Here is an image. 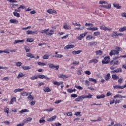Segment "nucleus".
Masks as SVG:
<instances>
[{
    "instance_id": "45",
    "label": "nucleus",
    "mask_w": 126,
    "mask_h": 126,
    "mask_svg": "<svg viewBox=\"0 0 126 126\" xmlns=\"http://www.w3.org/2000/svg\"><path fill=\"white\" fill-rule=\"evenodd\" d=\"M22 68L23 69H24V70H27V69H30V68H31V67L29 66H22Z\"/></svg>"
},
{
    "instance_id": "57",
    "label": "nucleus",
    "mask_w": 126,
    "mask_h": 126,
    "mask_svg": "<svg viewBox=\"0 0 126 126\" xmlns=\"http://www.w3.org/2000/svg\"><path fill=\"white\" fill-rule=\"evenodd\" d=\"M37 63L38 65H42V66L47 65V64L42 62H38Z\"/></svg>"
},
{
    "instance_id": "39",
    "label": "nucleus",
    "mask_w": 126,
    "mask_h": 126,
    "mask_svg": "<svg viewBox=\"0 0 126 126\" xmlns=\"http://www.w3.org/2000/svg\"><path fill=\"white\" fill-rule=\"evenodd\" d=\"M43 91H44V92L48 93V92H51V90L50 89V88H49V87H47L43 89Z\"/></svg>"
},
{
    "instance_id": "19",
    "label": "nucleus",
    "mask_w": 126,
    "mask_h": 126,
    "mask_svg": "<svg viewBox=\"0 0 126 126\" xmlns=\"http://www.w3.org/2000/svg\"><path fill=\"white\" fill-rule=\"evenodd\" d=\"M26 33L27 34V35H34V34H36V31L35 32H33V31H27L26 32Z\"/></svg>"
},
{
    "instance_id": "16",
    "label": "nucleus",
    "mask_w": 126,
    "mask_h": 126,
    "mask_svg": "<svg viewBox=\"0 0 126 126\" xmlns=\"http://www.w3.org/2000/svg\"><path fill=\"white\" fill-rule=\"evenodd\" d=\"M53 84H54V85H57V86H60L61 84H63V82H57V81H55L53 82Z\"/></svg>"
},
{
    "instance_id": "20",
    "label": "nucleus",
    "mask_w": 126,
    "mask_h": 126,
    "mask_svg": "<svg viewBox=\"0 0 126 126\" xmlns=\"http://www.w3.org/2000/svg\"><path fill=\"white\" fill-rule=\"evenodd\" d=\"M54 34V30H51L50 32H46V35L47 36H52Z\"/></svg>"
},
{
    "instance_id": "6",
    "label": "nucleus",
    "mask_w": 126,
    "mask_h": 126,
    "mask_svg": "<svg viewBox=\"0 0 126 126\" xmlns=\"http://www.w3.org/2000/svg\"><path fill=\"white\" fill-rule=\"evenodd\" d=\"M113 87L114 89H124V88H126V83L124 86H121L115 85V86H114Z\"/></svg>"
},
{
    "instance_id": "42",
    "label": "nucleus",
    "mask_w": 126,
    "mask_h": 126,
    "mask_svg": "<svg viewBox=\"0 0 126 126\" xmlns=\"http://www.w3.org/2000/svg\"><path fill=\"white\" fill-rule=\"evenodd\" d=\"M4 113H6L7 115H8L9 114V108L7 107H5L4 109Z\"/></svg>"
},
{
    "instance_id": "35",
    "label": "nucleus",
    "mask_w": 126,
    "mask_h": 126,
    "mask_svg": "<svg viewBox=\"0 0 126 126\" xmlns=\"http://www.w3.org/2000/svg\"><path fill=\"white\" fill-rule=\"evenodd\" d=\"M13 14L14 16H15L16 17H18V18L20 17V14H19V13H17L16 12H13Z\"/></svg>"
},
{
    "instance_id": "49",
    "label": "nucleus",
    "mask_w": 126,
    "mask_h": 126,
    "mask_svg": "<svg viewBox=\"0 0 126 126\" xmlns=\"http://www.w3.org/2000/svg\"><path fill=\"white\" fill-rule=\"evenodd\" d=\"M27 42H29L30 43H32V42H34V39L32 38H28L27 39Z\"/></svg>"
},
{
    "instance_id": "33",
    "label": "nucleus",
    "mask_w": 126,
    "mask_h": 126,
    "mask_svg": "<svg viewBox=\"0 0 126 126\" xmlns=\"http://www.w3.org/2000/svg\"><path fill=\"white\" fill-rule=\"evenodd\" d=\"M25 74H23V73L22 72H21L18 75L17 78H18V79H19V78H21V77H23V76H25Z\"/></svg>"
},
{
    "instance_id": "54",
    "label": "nucleus",
    "mask_w": 126,
    "mask_h": 126,
    "mask_svg": "<svg viewBox=\"0 0 126 126\" xmlns=\"http://www.w3.org/2000/svg\"><path fill=\"white\" fill-rule=\"evenodd\" d=\"M44 111H46V112H53V111H54V108H50L49 109H46Z\"/></svg>"
},
{
    "instance_id": "61",
    "label": "nucleus",
    "mask_w": 126,
    "mask_h": 126,
    "mask_svg": "<svg viewBox=\"0 0 126 126\" xmlns=\"http://www.w3.org/2000/svg\"><path fill=\"white\" fill-rule=\"evenodd\" d=\"M38 78H40V79H44L45 78V75H39L38 76Z\"/></svg>"
},
{
    "instance_id": "4",
    "label": "nucleus",
    "mask_w": 126,
    "mask_h": 126,
    "mask_svg": "<svg viewBox=\"0 0 126 126\" xmlns=\"http://www.w3.org/2000/svg\"><path fill=\"white\" fill-rule=\"evenodd\" d=\"M99 28L100 30H104V31H107V30H108V31H111L112 30V28H108L106 26L104 25H101L100 27Z\"/></svg>"
},
{
    "instance_id": "60",
    "label": "nucleus",
    "mask_w": 126,
    "mask_h": 126,
    "mask_svg": "<svg viewBox=\"0 0 126 126\" xmlns=\"http://www.w3.org/2000/svg\"><path fill=\"white\" fill-rule=\"evenodd\" d=\"M1 53H5V54H9V52L6 50H0V54H1Z\"/></svg>"
},
{
    "instance_id": "18",
    "label": "nucleus",
    "mask_w": 126,
    "mask_h": 126,
    "mask_svg": "<svg viewBox=\"0 0 126 126\" xmlns=\"http://www.w3.org/2000/svg\"><path fill=\"white\" fill-rule=\"evenodd\" d=\"M59 78H63V79L68 78V76L65 75H63V74H61L59 75Z\"/></svg>"
},
{
    "instance_id": "5",
    "label": "nucleus",
    "mask_w": 126,
    "mask_h": 126,
    "mask_svg": "<svg viewBox=\"0 0 126 126\" xmlns=\"http://www.w3.org/2000/svg\"><path fill=\"white\" fill-rule=\"evenodd\" d=\"M49 67L50 68H56V70H59V68H60V65H55L53 63H49Z\"/></svg>"
},
{
    "instance_id": "8",
    "label": "nucleus",
    "mask_w": 126,
    "mask_h": 126,
    "mask_svg": "<svg viewBox=\"0 0 126 126\" xmlns=\"http://www.w3.org/2000/svg\"><path fill=\"white\" fill-rule=\"evenodd\" d=\"M83 99H84V95H82L76 98L75 101V102H80V101H82Z\"/></svg>"
},
{
    "instance_id": "58",
    "label": "nucleus",
    "mask_w": 126,
    "mask_h": 126,
    "mask_svg": "<svg viewBox=\"0 0 126 126\" xmlns=\"http://www.w3.org/2000/svg\"><path fill=\"white\" fill-rule=\"evenodd\" d=\"M22 65V63L20 62H18L16 63V65L17 66H21Z\"/></svg>"
},
{
    "instance_id": "29",
    "label": "nucleus",
    "mask_w": 126,
    "mask_h": 126,
    "mask_svg": "<svg viewBox=\"0 0 126 126\" xmlns=\"http://www.w3.org/2000/svg\"><path fill=\"white\" fill-rule=\"evenodd\" d=\"M24 90V88L22 89H16L14 91V93H17V92H21V91H23Z\"/></svg>"
},
{
    "instance_id": "56",
    "label": "nucleus",
    "mask_w": 126,
    "mask_h": 126,
    "mask_svg": "<svg viewBox=\"0 0 126 126\" xmlns=\"http://www.w3.org/2000/svg\"><path fill=\"white\" fill-rule=\"evenodd\" d=\"M99 4H103V3L104 4H107V2L104 0H100L99 1Z\"/></svg>"
},
{
    "instance_id": "44",
    "label": "nucleus",
    "mask_w": 126,
    "mask_h": 126,
    "mask_svg": "<svg viewBox=\"0 0 126 126\" xmlns=\"http://www.w3.org/2000/svg\"><path fill=\"white\" fill-rule=\"evenodd\" d=\"M29 110L28 109H23L19 111V113L22 114V113H29Z\"/></svg>"
},
{
    "instance_id": "14",
    "label": "nucleus",
    "mask_w": 126,
    "mask_h": 126,
    "mask_svg": "<svg viewBox=\"0 0 126 126\" xmlns=\"http://www.w3.org/2000/svg\"><path fill=\"white\" fill-rule=\"evenodd\" d=\"M104 78L106 81H109L110 79H111V74L107 73V75L104 76Z\"/></svg>"
},
{
    "instance_id": "11",
    "label": "nucleus",
    "mask_w": 126,
    "mask_h": 126,
    "mask_svg": "<svg viewBox=\"0 0 126 126\" xmlns=\"http://www.w3.org/2000/svg\"><path fill=\"white\" fill-rule=\"evenodd\" d=\"M31 94H32V92L30 93H27L25 91H24L23 93H21L20 94L21 96H28V95H31Z\"/></svg>"
},
{
    "instance_id": "46",
    "label": "nucleus",
    "mask_w": 126,
    "mask_h": 126,
    "mask_svg": "<svg viewBox=\"0 0 126 126\" xmlns=\"http://www.w3.org/2000/svg\"><path fill=\"white\" fill-rule=\"evenodd\" d=\"M49 57H50V55L48 54H45L43 56L42 58L43 59V60H48L49 59Z\"/></svg>"
},
{
    "instance_id": "40",
    "label": "nucleus",
    "mask_w": 126,
    "mask_h": 126,
    "mask_svg": "<svg viewBox=\"0 0 126 126\" xmlns=\"http://www.w3.org/2000/svg\"><path fill=\"white\" fill-rule=\"evenodd\" d=\"M82 72V68H79L78 70H77V74L78 75H81Z\"/></svg>"
},
{
    "instance_id": "47",
    "label": "nucleus",
    "mask_w": 126,
    "mask_h": 126,
    "mask_svg": "<svg viewBox=\"0 0 126 126\" xmlns=\"http://www.w3.org/2000/svg\"><path fill=\"white\" fill-rule=\"evenodd\" d=\"M38 76L36 75L31 77V80H35V79H38Z\"/></svg>"
},
{
    "instance_id": "10",
    "label": "nucleus",
    "mask_w": 126,
    "mask_h": 126,
    "mask_svg": "<svg viewBox=\"0 0 126 126\" xmlns=\"http://www.w3.org/2000/svg\"><path fill=\"white\" fill-rule=\"evenodd\" d=\"M113 6L117 9H121V8H122V6H120V4L117 3V2H114L113 3Z\"/></svg>"
},
{
    "instance_id": "32",
    "label": "nucleus",
    "mask_w": 126,
    "mask_h": 126,
    "mask_svg": "<svg viewBox=\"0 0 126 126\" xmlns=\"http://www.w3.org/2000/svg\"><path fill=\"white\" fill-rule=\"evenodd\" d=\"M95 54L96 55H99V56H102L103 55V51L101 50H98L95 52Z\"/></svg>"
},
{
    "instance_id": "24",
    "label": "nucleus",
    "mask_w": 126,
    "mask_h": 126,
    "mask_svg": "<svg viewBox=\"0 0 126 126\" xmlns=\"http://www.w3.org/2000/svg\"><path fill=\"white\" fill-rule=\"evenodd\" d=\"M126 96H123L120 95V94H116L114 96V98L117 99V98H126Z\"/></svg>"
},
{
    "instance_id": "23",
    "label": "nucleus",
    "mask_w": 126,
    "mask_h": 126,
    "mask_svg": "<svg viewBox=\"0 0 126 126\" xmlns=\"http://www.w3.org/2000/svg\"><path fill=\"white\" fill-rule=\"evenodd\" d=\"M122 68H118L117 69L114 70V71H111V73H115V72L118 73V72H122Z\"/></svg>"
},
{
    "instance_id": "12",
    "label": "nucleus",
    "mask_w": 126,
    "mask_h": 126,
    "mask_svg": "<svg viewBox=\"0 0 126 126\" xmlns=\"http://www.w3.org/2000/svg\"><path fill=\"white\" fill-rule=\"evenodd\" d=\"M63 29H65V30H69V29H70V27L67 25V23H65L63 24Z\"/></svg>"
},
{
    "instance_id": "27",
    "label": "nucleus",
    "mask_w": 126,
    "mask_h": 126,
    "mask_svg": "<svg viewBox=\"0 0 126 126\" xmlns=\"http://www.w3.org/2000/svg\"><path fill=\"white\" fill-rule=\"evenodd\" d=\"M23 42H25V39L15 40L13 42V44H17V43H23Z\"/></svg>"
},
{
    "instance_id": "64",
    "label": "nucleus",
    "mask_w": 126,
    "mask_h": 126,
    "mask_svg": "<svg viewBox=\"0 0 126 126\" xmlns=\"http://www.w3.org/2000/svg\"><path fill=\"white\" fill-rule=\"evenodd\" d=\"M85 74H87V75H90L91 74V72L89 70L85 71Z\"/></svg>"
},
{
    "instance_id": "52",
    "label": "nucleus",
    "mask_w": 126,
    "mask_h": 126,
    "mask_svg": "<svg viewBox=\"0 0 126 126\" xmlns=\"http://www.w3.org/2000/svg\"><path fill=\"white\" fill-rule=\"evenodd\" d=\"M90 63H98V60L93 59L90 61Z\"/></svg>"
},
{
    "instance_id": "25",
    "label": "nucleus",
    "mask_w": 126,
    "mask_h": 126,
    "mask_svg": "<svg viewBox=\"0 0 126 126\" xmlns=\"http://www.w3.org/2000/svg\"><path fill=\"white\" fill-rule=\"evenodd\" d=\"M97 44H98V42L96 41H92L91 42H89V45H90L91 46H97Z\"/></svg>"
},
{
    "instance_id": "41",
    "label": "nucleus",
    "mask_w": 126,
    "mask_h": 126,
    "mask_svg": "<svg viewBox=\"0 0 126 126\" xmlns=\"http://www.w3.org/2000/svg\"><path fill=\"white\" fill-rule=\"evenodd\" d=\"M29 95L28 96V99L30 101H32V100H34V97L32 95V94H29Z\"/></svg>"
},
{
    "instance_id": "51",
    "label": "nucleus",
    "mask_w": 126,
    "mask_h": 126,
    "mask_svg": "<svg viewBox=\"0 0 126 126\" xmlns=\"http://www.w3.org/2000/svg\"><path fill=\"white\" fill-rule=\"evenodd\" d=\"M32 121V118L28 117L25 120V123H27V122H31Z\"/></svg>"
},
{
    "instance_id": "62",
    "label": "nucleus",
    "mask_w": 126,
    "mask_h": 126,
    "mask_svg": "<svg viewBox=\"0 0 126 126\" xmlns=\"http://www.w3.org/2000/svg\"><path fill=\"white\" fill-rule=\"evenodd\" d=\"M100 34V32H95L94 33V36H99Z\"/></svg>"
},
{
    "instance_id": "43",
    "label": "nucleus",
    "mask_w": 126,
    "mask_h": 126,
    "mask_svg": "<svg viewBox=\"0 0 126 126\" xmlns=\"http://www.w3.org/2000/svg\"><path fill=\"white\" fill-rule=\"evenodd\" d=\"M97 99H103V98H105V94H101L100 95L96 96Z\"/></svg>"
},
{
    "instance_id": "3",
    "label": "nucleus",
    "mask_w": 126,
    "mask_h": 126,
    "mask_svg": "<svg viewBox=\"0 0 126 126\" xmlns=\"http://www.w3.org/2000/svg\"><path fill=\"white\" fill-rule=\"evenodd\" d=\"M110 60H111L110 56H106L104 57V59L102 60L101 63L103 64H107V63H110Z\"/></svg>"
},
{
    "instance_id": "55",
    "label": "nucleus",
    "mask_w": 126,
    "mask_h": 126,
    "mask_svg": "<svg viewBox=\"0 0 126 126\" xmlns=\"http://www.w3.org/2000/svg\"><path fill=\"white\" fill-rule=\"evenodd\" d=\"M104 7H105V8H111L112 7V5H111V4H108L107 5H104Z\"/></svg>"
},
{
    "instance_id": "9",
    "label": "nucleus",
    "mask_w": 126,
    "mask_h": 126,
    "mask_svg": "<svg viewBox=\"0 0 126 126\" xmlns=\"http://www.w3.org/2000/svg\"><path fill=\"white\" fill-rule=\"evenodd\" d=\"M47 12H48V13H50V14H52L53 13H55V14H57L58 13V12H57L56 10H53L52 9H49L47 10Z\"/></svg>"
},
{
    "instance_id": "48",
    "label": "nucleus",
    "mask_w": 126,
    "mask_h": 126,
    "mask_svg": "<svg viewBox=\"0 0 126 126\" xmlns=\"http://www.w3.org/2000/svg\"><path fill=\"white\" fill-rule=\"evenodd\" d=\"M63 55L62 54L55 55V57L57 58V59H61V58H63Z\"/></svg>"
},
{
    "instance_id": "1",
    "label": "nucleus",
    "mask_w": 126,
    "mask_h": 126,
    "mask_svg": "<svg viewBox=\"0 0 126 126\" xmlns=\"http://www.w3.org/2000/svg\"><path fill=\"white\" fill-rule=\"evenodd\" d=\"M120 64V61L118 60V59H116V57L113 58V60H111L110 62V69L113 70L116 68V66Z\"/></svg>"
},
{
    "instance_id": "63",
    "label": "nucleus",
    "mask_w": 126,
    "mask_h": 126,
    "mask_svg": "<svg viewBox=\"0 0 126 126\" xmlns=\"http://www.w3.org/2000/svg\"><path fill=\"white\" fill-rule=\"evenodd\" d=\"M120 58H126V55L120 56H117V57H115V59H120Z\"/></svg>"
},
{
    "instance_id": "21",
    "label": "nucleus",
    "mask_w": 126,
    "mask_h": 126,
    "mask_svg": "<svg viewBox=\"0 0 126 126\" xmlns=\"http://www.w3.org/2000/svg\"><path fill=\"white\" fill-rule=\"evenodd\" d=\"M46 123V120H45V117H42L39 120V124H45Z\"/></svg>"
},
{
    "instance_id": "36",
    "label": "nucleus",
    "mask_w": 126,
    "mask_h": 126,
    "mask_svg": "<svg viewBox=\"0 0 126 126\" xmlns=\"http://www.w3.org/2000/svg\"><path fill=\"white\" fill-rule=\"evenodd\" d=\"M124 31H126V26H124L119 29V32H124Z\"/></svg>"
},
{
    "instance_id": "30",
    "label": "nucleus",
    "mask_w": 126,
    "mask_h": 126,
    "mask_svg": "<svg viewBox=\"0 0 126 126\" xmlns=\"http://www.w3.org/2000/svg\"><path fill=\"white\" fill-rule=\"evenodd\" d=\"M87 40H95V37H93L92 35H88L86 37Z\"/></svg>"
},
{
    "instance_id": "22",
    "label": "nucleus",
    "mask_w": 126,
    "mask_h": 126,
    "mask_svg": "<svg viewBox=\"0 0 126 126\" xmlns=\"http://www.w3.org/2000/svg\"><path fill=\"white\" fill-rule=\"evenodd\" d=\"M26 56L27 57H28V58H31V59H34V58H35L34 55L31 53H27Z\"/></svg>"
},
{
    "instance_id": "37",
    "label": "nucleus",
    "mask_w": 126,
    "mask_h": 126,
    "mask_svg": "<svg viewBox=\"0 0 126 126\" xmlns=\"http://www.w3.org/2000/svg\"><path fill=\"white\" fill-rule=\"evenodd\" d=\"M118 35V32H113V34L111 35V37H112V38H115V37H117Z\"/></svg>"
},
{
    "instance_id": "53",
    "label": "nucleus",
    "mask_w": 126,
    "mask_h": 126,
    "mask_svg": "<svg viewBox=\"0 0 126 126\" xmlns=\"http://www.w3.org/2000/svg\"><path fill=\"white\" fill-rule=\"evenodd\" d=\"M20 8H22V9L25 10V5H24V4L20 5V6L18 8V9H20Z\"/></svg>"
},
{
    "instance_id": "13",
    "label": "nucleus",
    "mask_w": 126,
    "mask_h": 126,
    "mask_svg": "<svg viewBox=\"0 0 126 126\" xmlns=\"http://www.w3.org/2000/svg\"><path fill=\"white\" fill-rule=\"evenodd\" d=\"M10 23H12L13 24H17L18 23V20L14 19H11L9 20Z\"/></svg>"
},
{
    "instance_id": "2",
    "label": "nucleus",
    "mask_w": 126,
    "mask_h": 126,
    "mask_svg": "<svg viewBox=\"0 0 126 126\" xmlns=\"http://www.w3.org/2000/svg\"><path fill=\"white\" fill-rule=\"evenodd\" d=\"M116 50H112L109 53V56H116L117 55V56H119V54H120V50H121V48L119 47H116Z\"/></svg>"
},
{
    "instance_id": "26",
    "label": "nucleus",
    "mask_w": 126,
    "mask_h": 126,
    "mask_svg": "<svg viewBox=\"0 0 126 126\" xmlns=\"http://www.w3.org/2000/svg\"><path fill=\"white\" fill-rule=\"evenodd\" d=\"M14 102H16V97H13L11 99L10 101L9 102V104L11 105L13 104Z\"/></svg>"
},
{
    "instance_id": "38",
    "label": "nucleus",
    "mask_w": 126,
    "mask_h": 126,
    "mask_svg": "<svg viewBox=\"0 0 126 126\" xmlns=\"http://www.w3.org/2000/svg\"><path fill=\"white\" fill-rule=\"evenodd\" d=\"M89 81H91V82H94V83H97V80L94 79L93 78H89Z\"/></svg>"
},
{
    "instance_id": "34",
    "label": "nucleus",
    "mask_w": 126,
    "mask_h": 126,
    "mask_svg": "<svg viewBox=\"0 0 126 126\" xmlns=\"http://www.w3.org/2000/svg\"><path fill=\"white\" fill-rule=\"evenodd\" d=\"M49 30H50V29H45L43 30H41L40 32V33H42V34H45V33L47 34V32H48Z\"/></svg>"
},
{
    "instance_id": "59",
    "label": "nucleus",
    "mask_w": 126,
    "mask_h": 126,
    "mask_svg": "<svg viewBox=\"0 0 126 126\" xmlns=\"http://www.w3.org/2000/svg\"><path fill=\"white\" fill-rule=\"evenodd\" d=\"M92 95H91V94H89L88 95H86V96H84V99H85V98H92Z\"/></svg>"
},
{
    "instance_id": "7",
    "label": "nucleus",
    "mask_w": 126,
    "mask_h": 126,
    "mask_svg": "<svg viewBox=\"0 0 126 126\" xmlns=\"http://www.w3.org/2000/svg\"><path fill=\"white\" fill-rule=\"evenodd\" d=\"M87 35V32H84V33L81 34L78 37L77 39L78 40H82L83 38H84L85 36Z\"/></svg>"
},
{
    "instance_id": "28",
    "label": "nucleus",
    "mask_w": 126,
    "mask_h": 126,
    "mask_svg": "<svg viewBox=\"0 0 126 126\" xmlns=\"http://www.w3.org/2000/svg\"><path fill=\"white\" fill-rule=\"evenodd\" d=\"M82 52V50L73 51L72 52L73 55H78Z\"/></svg>"
},
{
    "instance_id": "31",
    "label": "nucleus",
    "mask_w": 126,
    "mask_h": 126,
    "mask_svg": "<svg viewBox=\"0 0 126 126\" xmlns=\"http://www.w3.org/2000/svg\"><path fill=\"white\" fill-rule=\"evenodd\" d=\"M72 48H74V45H66L64 47V49H67V50H68V49H72Z\"/></svg>"
},
{
    "instance_id": "15",
    "label": "nucleus",
    "mask_w": 126,
    "mask_h": 126,
    "mask_svg": "<svg viewBox=\"0 0 126 126\" xmlns=\"http://www.w3.org/2000/svg\"><path fill=\"white\" fill-rule=\"evenodd\" d=\"M57 119V116L56 115L52 116V117L48 118L47 119V122H51L53 121H55V120Z\"/></svg>"
},
{
    "instance_id": "17",
    "label": "nucleus",
    "mask_w": 126,
    "mask_h": 126,
    "mask_svg": "<svg viewBox=\"0 0 126 126\" xmlns=\"http://www.w3.org/2000/svg\"><path fill=\"white\" fill-rule=\"evenodd\" d=\"M112 78L113 80H118V79L120 78V77L119 76H117L116 74H112Z\"/></svg>"
},
{
    "instance_id": "50",
    "label": "nucleus",
    "mask_w": 126,
    "mask_h": 126,
    "mask_svg": "<svg viewBox=\"0 0 126 126\" xmlns=\"http://www.w3.org/2000/svg\"><path fill=\"white\" fill-rule=\"evenodd\" d=\"M84 28H85V27H84V26H82L81 27L76 28L75 29V30H83V29H84Z\"/></svg>"
}]
</instances>
